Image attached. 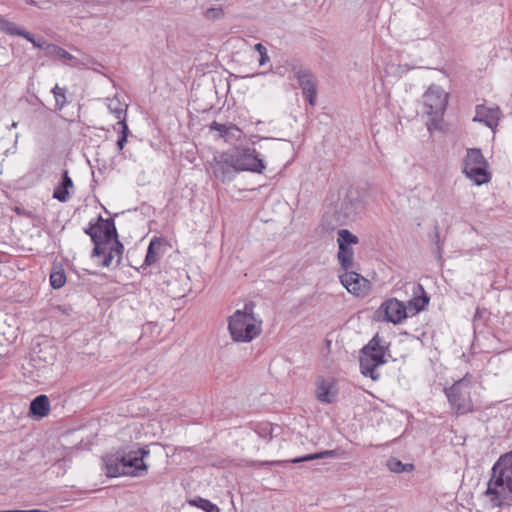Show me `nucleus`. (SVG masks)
<instances>
[{
    "mask_svg": "<svg viewBox=\"0 0 512 512\" xmlns=\"http://www.w3.org/2000/svg\"><path fill=\"white\" fill-rule=\"evenodd\" d=\"M338 262L341 268L345 271L353 268L354 251L351 246H338L337 254Z\"/></svg>",
    "mask_w": 512,
    "mask_h": 512,
    "instance_id": "23",
    "label": "nucleus"
},
{
    "mask_svg": "<svg viewBox=\"0 0 512 512\" xmlns=\"http://www.w3.org/2000/svg\"><path fill=\"white\" fill-rule=\"evenodd\" d=\"M27 36H24L23 38H25L26 40H28L29 42H31L33 44V46L35 48H40V49H43L44 50V54H46V47L47 46H50L51 43H48L46 40H44L43 38H39V39H36L34 37L33 34H31L30 32H26L25 33Z\"/></svg>",
    "mask_w": 512,
    "mask_h": 512,
    "instance_id": "32",
    "label": "nucleus"
},
{
    "mask_svg": "<svg viewBox=\"0 0 512 512\" xmlns=\"http://www.w3.org/2000/svg\"><path fill=\"white\" fill-rule=\"evenodd\" d=\"M232 150L216 152L210 161V168L215 178L222 183H229L239 173Z\"/></svg>",
    "mask_w": 512,
    "mask_h": 512,
    "instance_id": "9",
    "label": "nucleus"
},
{
    "mask_svg": "<svg viewBox=\"0 0 512 512\" xmlns=\"http://www.w3.org/2000/svg\"><path fill=\"white\" fill-rule=\"evenodd\" d=\"M46 56L53 57V58H59L64 60H72L74 57L69 52H67L65 49L61 48L60 46L56 44H50V46L46 47Z\"/></svg>",
    "mask_w": 512,
    "mask_h": 512,
    "instance_id": "28",
    "label": "nucleus"
},
{
    "mask_svg": "<svg viewBox=\"0 0 512 512\" xmlns=\"http://www.w3.org/2000/svg\"><path fill=\"white\" fill-rule=\"evenodd\" d=\"M384 313V320L394 324L407 317V307L397 299H388L380 306L378 313Z\"/></svg>",
    "mask_w": 512,
    "mask_h": 512,
    "instance_id": "15",
    "label": "nucleus"
},
{
    "mask_svg": "<svg viewBox=\"0 0 512 512\" xmlns=\"http://www.w3.org/2000/svg\"><path fill=\"white\" fill-rule=\"evenodd\" d=\"M191 506H195V507H198L202 510H206L208 509V507H211V504L212 502L207 500V499H204V498H201V497H196L192 500H189L188 502Z\"/></svg>",
    "mask_w": 512,
    "mask_h": 512,
    "instance_id": "37",
    "label": "nucleus"
},
{
    "mask_svg": "<svg viewBox=\"0 0 512 512\" xmlns=\"http://www.w3.org/2000/svg\"><path fill=\"white\" fill-rule=\"evenodd\" d=\"M359 365L360 372L365 377L372 380H378L380 373L377 371L378 367L387 362L385 356L389 353L386 342L376 334L367 345L362 349Z\"/></svg>",
    "mask_w": 512,
    "mask_h": 512,
    "instance_id": "5",
    "label": "nucleus"
},
{
    "mask_svg": "<svg viewBox=\"0 0 512 512\" xmlns=\"http://www.w3.org/2000/svg\"><path fill=\"white\" fill-rule=\"evenodd\" d=\"M255 51H257L260 55L259 65L264 66L270 61V57L268 56L267 49L262 43H257L254 46Z\"/></svg>",
    "mask_w": 512,
    "mask_h": 512,
    "instance_id": "35",
    "label": "nucleus"
},
{
    "mask_svg": "<svg viewBox=\"0 0 512 512\" xmlns=\"http://www.w3.org/2000/svg\"><path fill=\"white\" fill-rule=\"evenodd\" d=\"M363 277L353 271H345L343 275L340 276V281L342 285L351 293H357L360 290V280Z\"/></svg>",
    "mask_w": 512,
    "mask_h": 512,
    "instance_id": "22",
    "label": "nucleus"
},
{
    "mask_svg": "<svg viewBox=\"0 0 512 512\" xmlns=\"http://www.w3.org/2000/svg\"><path fill=\"white\" fill-rule=\"evenodd\" d=\"M117 125L121 126V130L118 131V140L116 142L117 148L119 151H122L125 144L127 143V138L130 133L128 125L126 124L125 118L123 120H119Z\"/></svg>",
    "mask_w": 512,
    "mask_h": 512,
    "instance_id": "30",
    "label": "nucleus"
},
{
    "mask_svg": "<svg viewBox=\"0 0 512 512\" xmlns=\"http://www.w3.org/2000/svg\"><path fill=\"white\" fill-rule=\"evenodd\" d=\"M150 450H130L127 454H107L102 458L103 470L107 477L133 476L139 477L147 472L148 466L144 457Z\"/></svg>",
    "mask_w": 512,
    "mask_h": 512,
    "instance_id": "2",
    "label": "nucleus"
},
{
    "mask_svg": "<svg viewBox=\"0 0 512 512\" xmlns=\"http://www.w3.org/2000/svg\"><path fill=\"white\" fill-rule=\"evenodd\" d=\"M429 296L425 292L421 284L413 286V298L409 300L407 309L414 310V313H418L425 309L429 303Z\"/></svg>",
    "mask_w": 512,
    "mask_h": 512,
    "instance_id": "19",
    "label": "nucleus"
},
{
    "mask_svg": "<svg viewBox=\"0 0 512 512\" xmlns=\"http://www.w3.org/2000/svg\"><path fill=\"white\" fill-rule=\"evenodd\" d=\"M448 95L439 86H431L423 95L424 112L430 116H441L447 106Z\"/></svg>",
    "mask_w": 512,
    "mask_h": 512,
    "instance_id": "11",
    "label": "nucleus"
},
{
    "mask_svg": "<svg viewBox=\"0 0 512 512\" xmlns=\"http://www.w3.org/2000/svg\"><path fill=\"white\" fill-rule=\"evenodd\" d=\"M141 448L148 449V448H149V445H143Z\"/></svg>",
    "mask_w": 512,
    "mask_h": 512,
    "instance_id": "43",
    "label": "nucleus"
},
{
    "mask_svg": "<svg viewBox=\"0 0 512 512\" xmlns=\"http://www.w3.org/2000/svg\"><path fill=\"white\" fill-rule=\"evenodd\" d=\"M0 31L10 36H27L24 28L18 26L16 23L0 16Z\"/></svg>",
    "mask_w": 512,
    "mask_h": 512,
    "instance_id": "24",
    "label": "nucleus"
},
{
    "mask_svg": "<svg viewBox=\"0 0 512 512\" xmlns=\"http://www.w3.org/2000/svg\"><path fill=\"white\" fill-rule=\"evenodd\" d=\"M24 1H25V3L27 5H30V6H36L37 5L36 1H34V0H24Z\"/></svg>",
    "mask_w": 512,
    "mask_h": 512,
    "instance_id": "41",
    "label": "nucleus"
},
{
    "mask_svg": "<svg viewBox=\"0 0 512 512\" xmlns=\"http://www.w3.org/2000/svg\"><path fill=\"white\" fill-rule=\"evenodd\" d=\"M160 244L161 243L157 238H153L150 241L149 246L147 248L146 257H145L146 265H152L159 260V254L155 250V245L160 246Z\"/></svg>",
    "mask_w": 512,
    "mask_h": 512,
    "instance_id": "31",
    "label": "nucleus"
},
{
    "mask_svg": "<svg viewBox=\"0 0 512 512\" xmlns=\"http://www.w3.org/2000/svg\"><path fill=\"white\" fill-rule=\"evenodd\" d=\"M475 112L473 121L483 123L492 130L498 125L502 116L498 106L487 107L485 105H477Z\"/></svg>",
    "mask_w": 512,
    "mask_h": 512,
    "instance_id": "16",
    "label": "nucleus"
},
{
    "mask_svg": "<svg viewBox=\"0 0 512 512\" xmlns=\"http://www.w3.org/2000/svg\"><path fill=\"white\" fill-rule=\"evenodd\" d=\"M204 16L208 20H218L224 17V11L221 7H212L205 11Z\"/></svg>",
    "mask_w": 512,
    "mask_h": 512,
    "instance_id": "34",
    "label": "nucleus"
},
{
    "mask_svg": "<svg viewBox=\"0 0 512 512\" xmlns=\"http://www.w3.org/2000/svg\"><path fill=\"white\" fill-rule=\"evenodd\" d=\"M228 329L236 342H250L261 332V321H257L251 304H245L243 310H237L229 317Z\"/></svg>",
    "mask_w": 512,
    "mask_h": 512,
    "instance_id": "4",
    "label": "nucleus"
},
{
    "mask_svg": "<svg viewBox=\"0 0 512 512\" xmlns=\"http://www.w3.org/2000/svg\"><path fill=\"white\" fill-rule=\"evenodd\" d=\"M364 209L363 200L357 189L350 188L343 198L339 199L332 213L326 212L321 220L324 232H332L337 226L346 224Z\"/></svg>",
    "mask_w": 512,
    "mask_h": 512,
    "instance_id": "3",
    "label": "nucleus"
},
{
    "mask_svg": "<svg viewBox=\"0 0 512 512\" xmlns=\"http://www.w3.org/2000/svg\"><path fill=\"white\" fill-rule=\"evenodd\" d=\"M463 173L476 185L486 184L490 181L488 162L480 149H467L466 157L463 160Z\"/></svg>",
    "mask_w": 512,
    "mask_h": 512,
    "instance_id": "8",
    "label": "nucleus"
},
{
    "mask_svg": "<svg viewBox=\"0 0 512 512\" xmlns=\"http://www.w3.org/2000/svg\"><path fill=\"white\" fill-rule=\"evenodd\" d=\"M451 409L457 415H464L473 411L471 399V380L469 374L456 381L452 386L444 389Z\"/></svg>",
    "mask_w": 512,
    "mask_h": 512,
    "instance_id": "7",
    "label": "nucleus"
},
{
    "mask_svg": "<svg viewBox=\"0 0 512 512\" xmlns=\"http://www.w3.org/2000/svg\"><path fill=\"white\" fill-rule=\"evenodd\" d=\"M338 395L337 383L333 378L318 377L316 380V398L324 404L336 402Z\"/></svg>",
    "mask_w": 512,
    "mask_h": 512,
    "instance_id": "14",
    "label": "nucleus"
},
{
    "mask_svg": "<svg viewBox=\"0 0 512 512\" xmlns=\"http://www.w3.org/2000/svg\"><path fill=\"white\" fill-rule=\"evenodd\" d=\"M50 411V402L46 395L36 396L30 403V413L38 418H43Z\"/></svg>",
    "mask_w": 512,
    "mask_h": 512,
    "instance_id": "21",
    "label": "nucleus"
},
{
    "mask_svg": "<svg viewBox=\"0 0 512 512\" xmlns=\"http://www.w3.org/2000/svg\"><path fill=\"white\" fill-rule=\"evenodd\" d=\"M51 92L54 95L55 98V107L58 110H62L64 106L67 104L66 101V92L67 89L65 87H59L58 84H56Z\"/></svg>",
    "mask_w": 512,
    "mask_h": 512,
    "instance_id": "29",
    "label": "nucleus"
},
{
    "mask_svg": "<svg viewBox=\"0 0 512 512\" xmlns=\"http://www.w3.org/2000/svg\"><path fill=\"white\" fill-rule=\"evenodd\" d=\"M339 450H322L317 453L308 454L302 457H297L292 460H277V461H246V466H256L257 468H271L272 466H285L287 463H301L317 459L333 458L337 456Z\"/></svg>",
    "mask_w": 512,
    "mask_h": 512,
    "instance_id": "13",
    "label": "nucleus"
},
{
    "mask_svg": "<svg viewBox=\"0 0 512 512\" xmlns=\"http://www.w3.org/2000/svg\"><path fill=\"white\" fill-rule=\"evenodd\" d=\"M66 283V275L61 267H54L50 273V284L54 289L62 288Z\"/></svg>",
    "mask_w": 512,
    "mask_h": 512,
    "instance_id": "27",
    "label": "nucleus"
},
{
    "mask_svg": "<svg viewBox=\"0 0 512 512\" xmlns=\"http://www.w3.org/2000/svg\"><path fill=\"white\" fill-rule=\"evenodd\" d=\"M239 173L249 171L261 174L266 168L263 159L254 148L244 147L232 150Z\"/></svg>",
    "mask_w": 512,
    "mask_h": 512,
    "instance_id": "10",
    "label": "nucleus"
},
{
    "mask_svg": "<svg viewBox=\"0 0 512 512\" xmlns=\"http://www.w3.org/2000/svg\"><path fill=\"white\" fill-rule=\"evenodd\" d=\"M485 495L492 507L512 505V450L494 464Z\"/></svg>",
    "mask_w": 512,
    "mask_h": 512,
    "instance_id": "1",
    "label": "nucleus"
},
{
    "mask_svg": "<svg viewBox=\"0 0 512 512\" xmlns=\"http://www.w3.org/2000/svg\"><path fill=\"white\" fill-rule=\"evenodd\" d=\"M260 429L261 430L258 432L259 436L264 438L269 437L270 439L272 438L273 428L270 424H265Z\"/></svg>",
    "mask_w": 512,
    "mask_h": 512,
    "instance_id": "39",
    "label": "nucleus"
},
{
    "mask_svg": "<svg viewBox=\"0 0 512 512\" xmlns=\"http://www.w3.org/2000/svg\"><path fill=\"white\" fill-rule=\"evenodd\" d=\"M84 233L90 236L94 248L93 257H99L104 254L103 245L111 243V238L116 236V226L113 218L104 219L101 215L97 219L91 220L87 227L83 229Z\"/></svg>",
    "mask_w": 512,
    "mask_h": 512,
    "instance_id": "6",
    "label": "nucleus"
},
{
    "mask_svg": "<svg viewBox=\"0 0 512 512\" xmlns=\"http://www.w3.org/2000/svg\"><path fill=\"white\" fill-rule=\"evenodd\" d=\"M111 243H113V244L110 247V250L108 253H106V248L103 246L104 254H102V255L104 256V259H103L102 265L104 267H109L112 264V261L115 257H117L116 265L118 266L121 263L122 255L124 252V245L120 242V240L118 238L117 231H116V236L111 238Z\"/></svg>",
    "mask_w": 512,
    "mask_h": 512,
    "instance_id": "18",
    "label": "nucleus"
},
{
    "mask_svg": "<svg viewBox=\"0 0 512 512\" xmlns=\"http://www.w3.org/2000/svg\"><path fill=\"white\" fill-rule=\"evenodd\" d=\"M386 466L394 473L411 472L415 468L412 463H402L399 459L394 457L387 460Z\"/></svg>",
    "mask_w": 512,
    "mask_h": 512,
    "instance_id": "25",
    "label": "nucleus"
},
{
    "mask_svg": "<svg viewBox=\"0 0 512 512\" xmlns=\"http://www.w3.org/2000/svg\"><path fill=\"white\" fill-rule=\"evenodd\" d=\"M293 72L294 77L297 79L299 87L301 88L302 93L306 96L309 104L311 106H315L317 94L315 76L309 69L303 67H294Z\"/></svg>",
    "mask_w": 512,
    "mask_h": 512,
    "instance_id": "12",
    "label": "nucleus"
},
{
    "mask_svg": "<svg viewBox=\"0 0 512 512\" xmlns=\"http://www.w3.org/2000/svg\"><path fill=\"white\" fill-rule=\"evenodd\" d=\"M22 510H3L0 512H21Z\"/></svg>",
    "mask_w": 512,
    "mask_h": 512,
    "instance_id": "42",
    "label": "nucleus"
},
{
    "mask_svg": "<svg viewBox=\"0 0 512 512\" xmlns=\"http://www.w3.org/2000/svg\"><path fill=\"white\" fill-rule=\"evenodd\" d=\"M434 242H435V246H436L434 253L437 256V259L441 260L442 259L443 243L440 239V233H439L437 226H435V228H434Z\"/></svg>",
    "mask_w": 512,
    "mask_h": 512,
    "instance_id": "36",
    "label": "nucleus"
},
{
    "mask_svg": "<svg viewBox=\"0 0 512 512\" xmlns=\"http://www.w3.org/2000/svg\"><path fill=\"white\" fill-rule=\"evenodd\" d=\"M70 188H73V181L69 176L68 171L64 170L60 184L54 189L53 198L62 203L67 202L70 198Z\"/></svg>",
    "mask_w": 512,
    "mask_h": 512,
    "instance_id": "20",
    "label": "nucleus"
},
{
    "mask_svg": "<svg viewBox=\"0 0 512 512\" xmlns=\"http://www.w3.org/2000/svg\"><path fill=\"white\" fill-rule=\"evenodd\" d=\"M209 129L211 131H217L219 133V138H222L226 143L230 144L237 142L242 135L241 129L232 123L221 124L217 121H213L210 124Z\"/></svg>",
    "mask_w": 512,
    "mask_h": 512,
    "instance_id": "17",
    "label": "nucleus"
},
{
    "mask_svg": "<svg viewBox=\"0 0 512 512\" xmlns=\"http://www.w3.org/2000/svg\"><path fill=\"white\" fill-rule=\"evenodd\" d=\"M337 238L338 246H352L359 243V239L356 235L352 234L347 229H339Z\"/></svg>",
    "mask_w": 512,
    "mask_h": 512,
    "instance_id": "26",
    "label": "nucleus"
},
{
    "mask_svg": "<svg viewBox=\"0 0 512 512\" xmlns=\"http://www.w3.org/2000/svg\"><path fill=\"white\" fill-rule=\"evenodd\" d=\"M206 512H220L219 508L215 504H211V507L205 510Z\"/></svg>",
    "mask_w": 512,
    "mask_h": 512,
    "instance_id": "40",
    "label": "nucleus"
},
{
    "mask_svg": "<svg viewBox=\"0 0 512 512\" xmlns=\"http://www.w3.org/2000/svg\"><path fill=\"white\" fill-rule=\"evenodd\" d=\"M109 110L115 115V117L119 120H122V115H126V109H122L121 107H114L113 101L108 105Z\"/></svg>",
    "mask_w": 512,
    "mask_h": 512,
    "instance_id": "38",
    "label": "nucleus"
},
{
    "mask_svg": "<svg viewBox=\"0 0 512 512\" xmlns=\"http://www.w3.org/2000/svg\"><path fill=\"white\" fill-rule=\"evenodd\" d=\"M71 462V459L67 458V457H63L61 459H58L57 461L54 462V464L52 465L53 469L55 470L54 472H56L57 475H64L67 468L69 467V463Z\"/></svg>",
    "mask_w": 512,
    "mask_h": 512,
    "instance_id": "33",
    "label": "nucleus"
}]
</instances>
